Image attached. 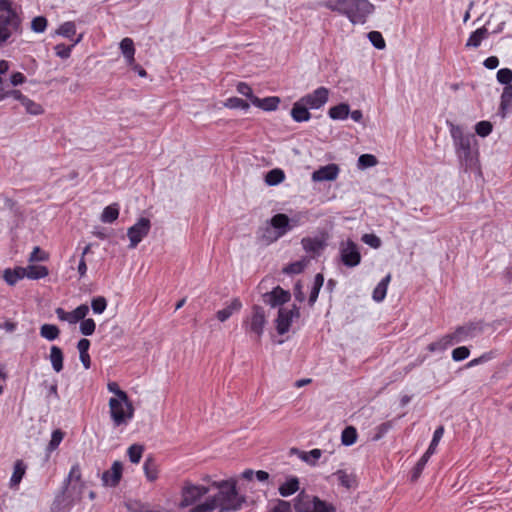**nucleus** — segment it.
<instances>
[{
	"label": "nucleus",
	"instance_id": "obj_3",
	"mask_svg": "<svg viewBox=\"0 0 512 512\" xmlns=\"http://www.w3.org/2000/svg\"><path fill=\"white\" fill-rule=\"evenodd\" d=\"M450 134L453 139L456 155L465 169H471L477 164L478 151L476 148V139L473 134L465 133L462 127L452 124Z\"/></svg>",
	"mask_w": 512,
	"mask_h": 512
},
{
	"label": "nucleus",
	"instance_id": "obj_26",
	"mask_svg": "<svg viewBox=\"0 0 512 512\" xmlns=\"http://www.w3.org/2000/svg\"><path fill=\"white\" fill-rule=\"evenodd\" d=\"M390 281L391 275L388 274L377 284V286L373 290V300H375L376 302H381L384 300L387 294V289Z\"/></svg>",
	"mask_w": 512,
	"mask_h": 512
},
{
	"label": "nucleus",
	"instance_id": "obj_8",
	"mask_svg": "<svg viewBox=\"0 0 512 512\" xmlns=\"http://www.w3.org/2000/svg\"><path fill=\"white\" fill-rule=\"evenodd\" d=\"M151 222L148 218H140L133 226L128 228L129 248L134 249L150 231Z\"/></svg>",
	"mask_w": 512,
	"mask_h": 512
},
{
	"label": "nucleus",
	"instance_id": "obj_21",
	"mask_svg": "<svg viewBox=\"0 0 512 512\" xmlns=\"http://www.w3.org/2000/svg\"><path fill=\"white\" fill-rule=\"evenodd\" d=\"M333 476L337 478V481L341 486L347 489L354 488L357 485L355 475L348 473L345 470H338L333 474Z\"/></svg>",
	"mask_w": 512,
	"mask_h": 512
},
{
	"label": "nucleus",
	"instance_id": "obj_36",
	"mask_svg": "<svg viewBox=\"0 0 512 512\" xmlns=\"http://www.w3.org/2000/svg\"><path fill=\"white\" fill-rule=\"evenodd\" d=\"M19 101L25 107L26 112L29 114L40 115L43 113V108L41 107V105L29 99L25 95H23Z\"/></svg>",
	"mask_w": 512,
	"mask_h": 512
},
{
	"label": "nucleus",
	"instance_id": "obj_31",
	"mask_svg": "<svg viewBox=\"0 0 512 512\" xmlns=\"http://www.w3.org/2000/svg\"><path fill=\"white\" fill-rule=\"evenodd\" d=\"M119 217L118 204H111L103 209L100 220L103 223H113Z\"/></svg>",
	"mask_w": 512,
	"mask_h": 512
},
{
	"label": "nucleus",
	"instance_id": "obj_10",
	"mask_svg": "<svg viewBox=\"0 0 512 512\" xmlns=\"http://www.w3.org/2000/svg\"><path fill=\"white\" fill-rule=\"evenodd\" d=\"M329 98V90L326 87H318L313 92L304 95L300 100L308 106L309 109H320Z\"/></svg>",
	"mask_w": 512,
	"mask_h": 512
},
{
	"label": "nucleus",
	"instance_id": "obj_12",
	"mask_svg": "<svg viewBox=\"0 0 512 512\" xmlns=\"http://www.w3.org/2000/svg\"><path fill=\"white\" fill-rule=\"evenodd\" d=\"M66 486H69L70 493H78L80 490H85L86 485L82 481L81 468L78 463L74 464L65 479Z\"/></svg>",
	"mask_w": 512,
	"mask_h": 512
},
{
	"label": "nucleus",
	"instance_id": "obj_57",
	"mask_svg": "<svg viewBox=\"0 0 512 512\" xmlns=\"http://www.w3.org/2000/svg\"><path fill=\"white\" fill-rule=\"evenodd\" d=\"M23 94L20 90H10L6 91L3 87V79L0 77V102L3 101L7 97H13L16 100H20Z\"/></svg>",
	"mask_w": 512,
	"mask_h": 512
},
{
	"label": "nucleus",
	"instance_id": "obj_56",
	"mask_svg": "<svg viewBox=\"0 0 512 512\" xmlns=\"http://www.w3.org/2000/svg\"><path fill=\"white\" fill-rule=\"evenodd\" d=\"M361 241L374 249L380 248L382 244L381 239L377 235L372 233L363 234L361 237Z\"/></svg>",
	"mask_w": 512,
	"mask_h": 512
},
{
	"label": "nucleus",
	"instance_id": "obj_49",
	"mask_svg": "<svg viewBox=\"0 0 512 512\" xmlns=\"http://www.w3.org/2000/svg\"><path fill=\"white\" fill-rule=\"evenodd\" d=\"M377 163V158L372 154H362L358 158V167L362 169L373 167Z\"/></svg>",
	"mask_w": 512,
	"mask_h": 512
},
{
	"label": "nucleus",
	"instance_id": "obj_11",
	"mask_svg": "<svg viewBox=\"0 0 512 512\" xmlns=\"http://www.w3.org/2000/svg\"><path fill=\"white\" fill-rule=\"evenodd\" d=\"M291 298L290 292L280 286H276L272 291L263 294V301L272 308L287 303Z\"/></svg>",
	"mask_w": 512,
	"mask_h": 512
},
{
	"label": "nucleus",
	"instance_id": "obj_22",
	"mask_svg": "<svg viewBox=\"0 0 512 512\" xmlns=\"http://www.w3.org/2000/svg\"><path fill=\"white\" fill-rule=\"evenodd\" d=\"M25 277L32 280H37L44 278L48 275V269L42 265H29L27 267H23Z\"/></svg>",
	"mask_w": 512,
	"mask_h": 512
},
{
	"label": "nucleus",
	"instance_id": "obj_37",
	"mask_svg": "<svg viewBox=\"0 0 512 512\" xmlns=\"http://www.w3.org/2000/svg\"><path fill=\"white\" fill-rule=\"evenodd\" d=\"M285 178L284 172L281 169H272L270 170L266 176L265 181L270 186H275L281 183Z\"/></svg>",
	"mask_w": 512,
	"mask_h": 512
},
{
	"label": "nucleus",
	"instance_id": "obj_4",
	"mask_svg": "<svg viewBox=\"0 0 512 512\" xmlns=\"http://www.w3.org/2000/svg\"><path fill=\"white\" fill-rule=\"evenodd\" d=\"M323 5L331 11L345 15L352 24H364L374 11V5L368 0H329Z\"/></svg>",
	"mask_w": 512,
	"mask_h": 512
},
{
	"label": "nucleus",
	"instance_id": "obj_16",
	"mask_svg": "<svg viewBox=\"0 0 512 512\" xmlns=\"http://www.w3.org/2000/svg\"><path fill=\"white\" fill-rule=\"evenodd\" d=\"M291 117L295 122H305L310 120L311 114L308 106H306L300 99L293 104L291 109Z\"/></svg>",
	"mask_w": 512,
	"mask_h": 512
},
{
	"label": "nucleus",
	"instance_id": "obj_33",
	"mask_svg": "<svg viewBox=\"0 0 512 512\" xmlns=\"http://www.w3.org/2000/svg\"><path fill=\"white\" fill-rule=\"evenodd\" d=\"M60 335L59 328L54 324H43L40 327V336L48 341L57 339Z\"/></svg>",
	"mask_w": 512,
	"mask_h": 512
},
{
	"label": "nucleus",
	"instance_id": "obj_58",
	"mask_svg": "<svg viewBox=\"0 0 512 512\" xmlns=\"http://www.w3.org/2000/svg\"><path fill=\"white\" fill-rule=\"evenodd\" d=\"M47 27V20L43 16H37L31 21V29L36 33H42Z\"/></svg>",
	"mask_w": 512,
	"mask_h": 512
},
{
	"label": "nucleus",
	"instance_id": "obj_63",
	"mask_svg": "<svg viewBox=\"0 0 512 512\" xmlns=\"http://www.w3.org/2000/svg\"><path fill=\"white\" fill-rule=\"evenodd\" d=\"M290 503L284 500H277L269 512H289Z\"/></svg>",
	"mask_w": 512,
	"mask_h": 512
},
{
	"label": "nucleus",
	"instance_id": "obj_42",
	"mask_svg": "<svg viewBox=\"0 0 512 512\" xmlns=\"http://www.w3.org/2000/svg\"><path fill=\"white\" fill-rule=\"evenodd\" d=\"M322 451L320 449H312L309 452H301L300 459L309 465L314 466L316 461L321 457Z\"/></svg>",
	"mask_w": 512,
	"mask_h": 512
},
{
	"label": "nucleus",
	"instance_id": "obj_14",
	"mask_svg": "<svg viewBox=\"0 0 512 512\" xmlns=\"http://www.w3.org/2000/svg\"><path fill=\"white\" fill-rule=\"evenodd\" d=\"M270 225L277 231L276 235L269 236L271 239H279L290 230L289 218L286 214L274 215L270 220Z\"/></svg>",
	"mask_w": 512,
	"mask_h": 512
},
{
	"label": "nucleus",
	"instance_id": "obj_38",
	"mask_svg": "<svg viewBox=\"0 0 512 512\" xmlns=\"http://www.w3.org/2000/svg\"><path fill=\"white\" fill-rule=\"evenodd\" d=\"M357 440V431L353 426L346 427L341 434V442L345 446L353 445Z\"/></svg>",
	"mask_w": 512,
	"mask_h": 512
},
{
	"label": "nucleus",
	"instance_id": "obj_20",
	"mask_svg": "<svg viewBox=\"0 0 512 512\" xmlns=\"http://www.w3.org/2000/svg\"><path fill=\"white\" fill-rule=\"evenodd\" d=\"M120 49L121 52L127 62L128 65L134 64V55H135V48H134V42L131 38H124L120 42Z\"/></svg>",
	"mask_w": 512,
	"mask_h": 512
},
{
	"label": "nucleus",
	"instance_id": "obj_48",
	"mask_svg": "<svg viewBox=\"0 0 512 512\" xmlns=\"http://www.w3.org/2000/svg\"><path fill=\"white\" fill-rule=\"evenodd\" d=\"M313 512H335L336 508L329 503L320 500L318 497H313Z\"/></svg>",
	"mask_w": 512,
	"mask_h": 512
},
{
	"label": "nucleus",
	"instance_id": "obj_30",
	"mask_svg": "<svg viewBox=\"0 0 512 512\" xmlns=\"http://www.w3.org/2000/svg\"><path fill=\"white\" fill-rule=\"evenodd\" d=\"M301 243L303 249L310 253H319L324 248L323 241L317 238H303Z\"/></svg>",
	"mask_w": 512,
	"mask_h": 512
},
{
	"label": "nucleus",
	"instance_id": "obj_44",
	"mask_svg": "<svg viewBox=\"0 0 512 512\" xmlns=\"http://www.w3.org/2000/svg\"><path fill=\"white\" fill-rule=\"evenodd\" d=\"M512 105V85L505 86L501 94L500 108L505 111Z\"/></svg>",
	"mask_w": 512,
	"mask_h": 512
},
{
	"label": "nucleus",
	"instance_id": "obj_25",
	"mask_svg": "<svg viewBox=\"0 0 512 512\" xmlns=\"http://www.w3.org/2000/svg\"><path fill=\"white\" fill-rule=\"evenodd\" d=\"M299 490V480L295 476L289 477L280 487L279 494L288 497Z\"/></svg>",
	"mask_w": 512,
	"mask_h": 512
},
{
	"label": "nucleus",
	"instance_id": "obj_61",
	"mask_svg": "<svg viewBox=\"0 0 512 512\" xmlns=\"http://www.w3.org/2000/svg\"><path fill=\"white\" fill-rule=\"evenodd\" d=\"M236 89L239 94L247 97L251 103H252L253 97H256L253 94L252 88L245 82H239L237 84Z\"/></svg>",
	"mask_w": 512,
	"mask_h": 512
},
{
	"label": "nucleus",
	"instance_id": "obj_17",
	"mask_svg": "<svg viewBox=\"0 0 512 512\" xmlns=\"http://www.w3.org/2000/svg\"><path fill=\"white\" fill-rule=\"evenodd\" d=\"M478 327L474 323H469L463 326H459L453 332L456 337V342L461 343L468 339H472L476 336Z\"/></svg>",
	"mask_w": 512,
	"mask_h": 512
},
{
	"label": "nucleus",
	"instance_id": "obj_52",
	"mask_svg": "<svg viewBox=\"0 0 512 512\" xmlns=\"http://www.w3.org/2000/svg\"><path fill=\"white\" fill-rule=\"evenodd\" d=\"M368 38L372 45L377 49H384L386 44L382 34L378 31H371L368 33Z\"/></svg>",
	"mask_w": 512,
	"mask_h": 512
},
{
	"label": "nucleus",
	"instance_id": "obj_1",
	"mask_svg": "<svg viewBox=\"0 0 512 512\" xmlns=\"http://www.w3.org/2000/svg\"><path fill=\"white\" fill-rule=\"evenodd\" d=\"M203 481L210 485L183 481L178 504L180 509L194 506L190 512H235L248 507L247 497L239 492L236 478L213 481L210 475H205Z\"/></svg>",
	"mask_w": 512,
	"mask_h": 512
},
{
	"label": "nucleus",
	"instance_id": "obj_46",
	"mask_svg": "<svg viewBox=\"0 0 512 512\" xmlns=\"http://www.w3.org/2000/svg\"><path fill=\"white\" fill-rule=\"evenodd\" d=\"M443 434H444L443 426H439L434 431L433 438H432L431 443L426 451L428 453V455H433L435 453L436 447H437L439 441L441 440Z\"/></svg>",
	"mask_w": 512,
	"mask_h": 512
},
{
	"label": "nucleus",
	"instance_id": "obj_60",
	"mask_svg": "<svg viewBox=\"0 0 512 512\" xmlns=\"http://www.w3.org/2000/svg\"><path fill=\"white\" fill-rule=\"evenodd\" d=\"M470 355V350L466 346H460L452 351V359L456 362L465 360Z\"/></svg>",
	"mask_w": 512,
	"mask_h": 512
},
{
	"label": "nucleus",
	"instance_id": "obj_62",
	"mask_svg": "<svg viewBox=\"0 0 512 512\" xmlns=\"http://www.w3.org/2000/svg\"><path fill=\"white\" fill-rule=\"evenodd\" d=\"M48 258L47 254L40 249V247L36 246L33 248V251L31 252L29 256L30 262H37V261H45Z\"/></svg>",
	"mask_w": 512,
	"mask_h": 512
},
{
	"label": "nucleus",
	"instance_id": "obj_28",
	"mask_svg": "<svg viewBox=\"0 0 512 512\" xmlns=\"http://www.w3.org/2000/svg\"><path fill=\"white\" fill-rule=\"evenodd\" d=\"M3 278L7 284L11 286L15 285L19 280L25 278L23 267H16L13 270L9 268L6 269L4 271Z\"/></svg>",
	"mask_w": 512,
	"mask_h": 512
},
{
	"label": "nucleus",
	"instance_id": "obj_40",
	"mask_svg": "<svg viewBox=\"0 0 512 512\" xmlns=\"http://www.w3.org/2000/svg\"><path fill=\"white\" fill-rule=\"evenodd\" d=\"M26 467L22 461H17L14 465L13 474L10 479L11 486L18 485L24 474H25Z\"/></svg>",
	"mask_w": 512,
	"mask_h": 512
},
{
	"label": "nucleus",
	"instance_id": "obj_27",
	"mask_svg": "<svg viewBox=\"0 0 512 512\" xmlns=\"http://www.w3.org/2000/svg\"><path fill=\"white\" fill-rule=\"evenodd\" d=\"M84 491L85 490H80L78 493H70L69 486H66L62 500L64 508H72L77 503L81 502L83 500Z\"/></svg>",
	"mask_w": 512,
	"mask_h": 512
},
{
	"label": "nucleus",
	"instance_id": "obj_54",
	"mask_svg": "<svg viewBox=\"0 0 512 512\" xmlns=\"http://www.w3.org/2000/svg\"><path fill=\"white\" fill-rule=\"evenodd\" d=\"M143 468H144L145 475L149 481H154L157 479L158 474H157V470H156V467H155L152 459H147L144 462Z\"/></svg>",
	"mask_w": 512,
	"mask_h": 512
},
{
	"label": "nucleus",
	"instance_id": "obj_35",
	"mask_svg": "<svg viewBox=\"0 0 512 512\" xmlns=\"http://www.w3.org/2000/svg\"><path fill=\"white\" fill-rule=\"evenodd\" d=\"M88 313V305L82 304L78 306L72 312H69V323L76 324L77 322L84 320Z\"/></svg>",
	"mask_w": 512,
	"mask_h": 512
},
{
	"label": "nucleus",
	"instance_id": "obj_43",
	"mask_svg": "<svg viewBox=\"0 0 512 512\" xmlns=\"http://www.w3.org/2000/svg\"><path fill=\"white\" fill-rule=\"evenodd\" d=\"M143 451H144V447L142 445H139V444H133L131 445L129 448H128V451H127V454H128V457H129V460L134 463V464H137L140 462L141 460V457H142V454H143Z\"/></svg>",
	"mask_w": 512,
	"mask_h": 512
},
{
	"label": "nucleus",
	"instance_id": "obj_13",
	"mask_svg": "<svg viewBox=\"0 0 512 512\" xmlns=\"http://www.w3.org/2000/svg\"><path fill=\"white\" fill-rule=\"evenodd\" d=\"M123 466L120 461H114L111 468L102 474V483L104 486L115 487L119 484L122 477Z\"/></svg>",
	"mask_w": 512,
	"mask_h": 512
},
{
	"label": "nucleus",
	"instance_id": "obj_55",
	"mask_svg": "<svg viewBox=\"0 0 512 512\" xmlns=\"http://www.w3.org/2000/svg\"><path fill=\"white\" fill-rule=\"evenodd\" d=\"M63 437H64V433L61 430H59V429L54 430L52 432L51 440L47 447L48 451L51 452V451H54L55 449H57L58 446L60 445V443L62 442Z\"/></svg>",
	"mask_w": 512,
	"mask_h": 512
},
{
	"label": "nucleus",
	"instance_id": "obj_50",
	"mask_svg": "<svg viewBox=\"0 0 512 512\" xmlns=\"http://www.w3.org/2000/svg\"><path fill=\"white\" fill-rule=\"evenodd\" d=\"M431 457V455H428L427 452H425L423 454V456L419 459V461L417 462V464L415 465L414 469H413V473H412V480L415 481L418 479V477L420 476V474L422 473L425 465L427 464L429 458Z\"/></svg>",
	"mask_w": 512,
	"mask_h": 512
},
{
	"label": "nucleus",
	"instance_id": "obj_32",
	"mask_svg": "<svg viewBox=\"0 0 512 512\" xmlns=\"http://www.w3.org/2000/svg\"><path fill=\"white\" fill-rule=\"evenodd\" d=\"M83 38V34H80L73 42L72 45L68 46V45H65V44H57L55 47H54V50H55V53L58 57L62 58V59H67L70 57L71 55V51H72V48L78 44L79 42H81Z\"/></svg>",
	"mask_w": 512,
	"mask_h": 512
},
{
	"label": "nucleus",
	"instance_id": "obj_59",
	"mask_svg": "<svg viewBox=\"0 0 512 512\" xmlns=\"http://www.w3.org/2000/svg\"><path fill=\"white\" fill-rule=\"evenodd\" d=\"M492 124L489 121H480L475 126L476 133L481 137H486L492 132Z\"/></svg>",
	"mask_w": 512,
	"mask_h": 512
},
{
	"label": "nucleus",
	"instance_id": "obj_2",
	"mask_svg": "<svg viewBox=\"0 0 512 512\" xmlns=\"http://www.w3.org/2000/svg\"><path fill=\"white\" fill-rule=\"evenodd\" d=\"M22 32L21 11L12 0H0V46L14 41Z\"/></svg>",
	"mask_w": 512,
	"mask_h": 512
},
{
	"label": "nucleus",
	"instance_id": "obj_39",
	"mask_svg": "<svg viewBox=\"0 0 512 512\" xmlns=\"http://www.w3.org/2000/svg\"><path fill=\"white\" fill-rule=\"evenodd\" d=\"M309 260L303 258L299 261L290 263L289 265L283 268V273L285 274H299L301 273L307 266Z\"/></svg>",
	"mask_w": 512,
	"mask_h": 512
},
{
	"label": "nucleus",
	"instance_id": "obj_5",
	"mask_svg": "<svg viewBox=\"0 0 512 512\" xmlns=\"http://www.w3.org/2000/svg\"><path fill=\"white\" fill-rule=\"evenodd\" d=\"M109 408L111 419L116 427L127 425L134 416V407L127 395L125 400L121 398H110Z\"/></svg>",
	"mask_w": 512,
	"mask_h": 512
},
{
	"label": "nucleus",
	"instance_id": "obj_18",
	"mask_svg": "<svg viewBox=\"0 0 512 512\" xmlns=\"http://www.w3.org/2000/svg\"><path fill=\"white\" fill-rule=\"evenodd\" d=\"M280 99L276 96L265 97L263 99L253 97L252 104L264 111H274L278 108Z\"/></svg>",
	"mask_w": 512,
	"mask_h": 512
},
{
	"label": "nucleus",
	"instance_id": "obj_51",
	"mask_svg": "<svg viewBox=\"0 0 512 512\" xmlns=\"http://www.w3.org/2000/svg\"><path fill=\"white\" fill-rule=\"evenodd\" d=\"M107 307V300L103 296H98L92 299L91 308L95 314H101Z\"/></svg>",
	"mask_w": 512,
	"mask_h": 512
},
{
	"label": "nucleus",
	"instance_id": "obj_64",
	"mask_svg": "<svg viewBox=\"0 0 512 512\" xmlns=\"http://www.w3.org/2000/svg\"><path fill=\"white\" fill-rule=\"evenodd\" d=\"M108 390L116 394V398H121L122 400L126 399V392L121 390L116 382H111L108 384Z\"/></svg>",
	"mask_w": 512,
	"mask_h": 512
},
{
	"label": "nucleus",
	"instance_id": "obj_34",
	"mask_svg": "<svg viewBox=\"0 0 512 512\" xmlns=\"http://www.w3.org/2000/svg\"><path fill=\"white\" fill-rule=\"evenodd\" d=\"M323 283H324V276L321 273L316 274L314 277L313 287L311 288L310 296H309V305L310 306H313L314 303L316 302L319 292H320V289L323 286Z\"/></svg>",
	"mask_w": 512,
	"mask_h": 512
},
{
	"label": "nucleus",
	"instance_id": "obj_6",
	"mask_svg": "<svg viewBox=\"0 0 512 512\" xmlns=\"http://www.w3.org/2000/svg\"><path fill=\"white\" fill-rule=\"evenodd\" d=\"M266 323L267 317L263 307L254 305L251 315L243 321V327L248 334H253L257 340H260Z\"/></svg>",
	"mask_w": 512,
	"mask_h": 512
},
{
	"label": "nucleus",
	"instance_id": "obj_23",
	"mask_svg": "<svg viewBox=\"0 0 512 512\" xmlns=\"http://www.w3.org/2000/svg\"><path fill=\"white\" fill-rule=\"evenodd\" d=\"M241 307H242L241 301L237 298L233 299L227 307H225L217 312L218 320L221 322L226 321L227 319H229L231 317V315L234 312L239 311L241 309Z\"/></svg>",
	"mask_w": 512,
	"mask_h": 512
},
{
	"label": "nucleus",
	"instance_id": "obj_19",
	"mask_svg": "<svg viewBox=\"0 0 512 512\" xmlns=\"http://www.w3.org/2000/svg\"><path fill=\"white\" fill-rule=\"evenodd\" d=\"M488 36L489 32L486 27L483 26L481 28H478L477 30L471 33L465 46L467 48H478L481 45L482 41L487 39Z\"/></svg>",
	"mask_w": 512,
	"mask_h": 512
},
{
	"label": "nucleus",
	"instance_id": "obj_41",
	"mask_svg": "<svg viewBox=\"0 0 512 512\" xmlns=\"http://www.w3.org/2000/svg\"><path fill=\"white\" fill-rule=\"evenodd\" d=\"M57 34L65 37V38L72 39V37L76 34L75 23L72 21L64 22L58 28Z\"/></svg>",
	"mask_w": 512,
	"mask_h": 512
},
{
	"label": "nucleus",
	"instance_id": "obj_29",
	"mask_svg": "<svg viewBox=\"0 0 512 512\" xmlns=\"http://www.w3.org/2000/svg\"><path fill=\"white\" fill-rule=\"evenodd\" d=\"M328 115L333 120H344L349 116V105L341 103L329 109Z\"/></svg>",
	"mask_w": 512,
	"mask_h": 512
},
{
	"label": "nucleus",
	"instance_id": "obj_15",
	"mask_svg": "<svg viewBox=\"0 0 512 512\" xmlns=\"http://www.w3.org/2000/svg\"><path fill=\"white\" fill-rule=\"evenodd\" d=\"M339 168L336 164H328L314 171L312 174L313 181H332L338 176Z\"/></svg>",
	"mask_w": 512,
	"mask_h": 512
},
{
	"label": "nucleus",
	"instance_id": "obj_7",
	"mask_svg": "<svg viewBox=\"0 0 512 512\" xmlns=\"http://www.w3.org/2000/svg\"><path fill=\"white\" fill-rule=\"evenodd\" d=\"M339 255L343 265L348 268L356 267L361 263V253L359 251V247L351 239L342 241L340 243Z\"/></svg>",
	"mask_w": 512,
	"mask_h": 512
},
{
	"label": "nucleus",
	"instance_id": "obj_45",
	"mask_svg": "<svg viewBox=\"0 0 512 512\" xmlns=\"http://www.w3.org/2000/svg\"><path fill=\"white\" fill-rule=\"evenodd\" d=\"M225 106L231 109L248 110L250 104L238 97H230L226 100Z\"/></svg>",
	"mask_w": 512,
	"mask_h": 512
},
{
	"label": "nucleus",
	"instance_id": "obj_24",
	"mask_svg": "<svg viewBox=\"0 0 512 512\" xmlns=\"http://www.w3.org/2000/svg\"><path fill=\"white\" fill-rule=\"evenodd\" d=\"M63 352L58 346L50 348L49 360L55 372L59 373L63 369Z\"/></svg>",
	"mask_w": 512,
	"mask_h": 512
},
{
	"label": "nucleus",
	"instance_id": "obj_9",
	"mask_svg": "<svg viewBox=\"0 0 512 512\" xmlns=\"http://www.w3.org/2000/svg\"><path fill=\"white\" fill-rule=\"evenodd\" d=\"M300 311L296 305H293L291 309L280 308L278 310V316L275 320L276 330L280 335L287 333L290 329L291 323L294 318H299Z\"/></svg>",
	"mask_w": 512,
	"mask_h": 512
},
{
	"label": "nucleus",
	"instance_id": "obj_53",
	"mask_svg": "<svg viewBox=\"0 0 512 512\" xmlns=\"http://www.w3.org/2000/svg\"><path fill=\"white\" fill-rule=\"evenodd\" d=\"M96 324L93 319L85 318L80 323V332L85 336H90L95 332Z\"/></svg>",
	"mask_w": 512,
	"mask_h": 512
},
{
	"label": "nucleus",
	"instance_id": "obj_47",
	"mask_svg": "<svg viewBox=\"0 0 512 512\" xmlns=\"http://www.w3.org/2000/svg\"><path fill=\"white\" fill-rule=\"evenodd\" d=\"M497 81L505 86L512 85V70L509 68H501L497 71Z\"/></svg>",
	"mask_w": 512,
	"mask_h": 512
}]
</instances>
